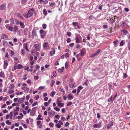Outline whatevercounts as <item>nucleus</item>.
Wrapping results in <instances>:
<instances>
[{
    "label": "nucleus",
    "instance_id": "obj_59",
    "mask_svg": "<svg viewBox=\"0 0 130 130\" xmlns=\"http://www.w3.org/2000/svg\"><path fill=\"white\" fill-rule=\"evenodd\" d=\"M38 104V103L37 102H35L34 103L32 104V106H34L36 105H37Z\"/></svg>",
    "mask_w": 130,
    "mask_h": 130
},
{
    "label": "nucleus",
    "instance_id": "obj_54",
    "mask_svg": "<svg viewBox=\"0 0 130 130\" xmlns=\"http://www.w3.org/2000/svg\"><path fill=\"white\" fill-rule=\"evenodd\" d=\"M46 35V34L45 33H44V34L41 35V37L42 38H43Z\"/></svg>",
    "mask_w": 130,
    "mask_h": 130
},
{
    "label": "nucleus",
    "instance_id": "obj_11",
    "mask_svg": "<svg viewBox=\"0 0 130 130\" xmlns=\"http://www.w3.org/2000/svg\"><path fill=\"white\" fill-rule=\"evenodd\" d=\"M53 50L50 51V55L52 56H53L55 53V51L54 48H52Z\"/></svg>",
    "mask_w": 130,
    "mask_h": 130
},
{
    "label": "nucleus",
    "instance_id": "obj_15",
    "mask_svg": "<svg viewBox=\"0 0 130 130\" xmlns=\"http://www.w3.org/2000/svg\"><path fill=\"white\" fill-rule=\"evenodd\" d=\"M36 32L35 30H33L32 31V35L33 37H35L36 36Z\"/></svg>",
    "mask_w": 130,
    "mask_h": 130
},
{
    "label": "nucleus",
    "instance_id": "obj_31",
    "mask_svg": "<svg viewBox=\"0 0 130 130\" xmlns=\"http://www.w3.org/2000/svg\"><path fill=\"white\" fill-rule=\"evenodd\" d=\"M0 76L2 77H5V75L4 74V73L3 71H1L0 73Z\"/></svg>",
    "mask_w": 130,
    "mask_h": 130
},
{
    "label": "nucleus",
    "instance_id": "obj_26",
    "mask_svg": "<svg viewBox=\"0 0 130 130\" xmlns=\"http://www.w3.org/2000/svg\"><path fill=\"white\" fill-rule=\"evenodd\" d=\"M21 52L22 54V55L24 56L25 53V52L24 50L23 49H22L21 50Z\"/></svg>",
    "mask_w": 130,
    "mask_h": 130
},
{
    "label": "nucleus",
    "instance_id": "obj_43",
    "mask_svg": "<svg viewBox=\"0 0 130 130\" xmlns=\"http://www.w3.org/2000/svg\"><path fill=\"white\" fill-rule=\"evenodd\" d=\"M23 68L22 66L20 64H19L18 66V69H21L22 68Z\"/></svg>",
    "mask_w": 130,
    "mask_h": 130
},
{
    "label": "nucleus",
    "instance_id": "obj_35",
    "mask_svg": "<svg viewBox=\"0 0 130 130\" xmlns=\"http://www.w3.org/2000/svg\"><path fill=\"white\" fill-rule=\"evenodd\" d=\"M118 40H116L113 41V44L116 47L117 46V45L118 43Z\"/></svg>",
    "mask_w": 130,
    "mask_h": 130
},
{
    "label": "nucleus",
    "instance_id": "obj_53",
    "mask_svg": "<svg viewBox=\"0 0 130 130\" xmlns=\"http://www.w3.org/2000/svg\"><path fill=\"white\" fill-rule=\"evenodd\" d=\"M74 43H73L69 44V46H70V47H72L74 46Z\"/></svg>",
    "mask_w": 130,
    "mask_h": 130
},
{
    "label": "nucleus",
    "instance_id": "obj_5",
    "mask_svg": "<svg viewBox=\"0 0 130 130\" xmlns=\"http://www.w3.org/2000/svg\"><path fill=\"white\" fill-rule=\"evenodd\" d=\"M43 46L44 50H46L49 47L48 44L47 42H44L43 44Z\"/></svg>",
    "mask_w": 130,
    "mask_h": 130
},
{
    "label": "nucleus",
    "instance_id": "obj_62",
    "mask_svg": "<svg viewBox=\"0 0 130 130\" xmlns=\"http://www.w3.org/2000/svg\"><path fill=\"white\" fill-rule=\"evenodd\" d=\"M71 41V39L69 38H68L67 40V42L68 43H70Z\"/></svg>",
    "mask_w": 130,
    "mask_h": 130
},
{
    "label": "nucleus",
    "instance_id": "obj_45",
    "mask_svg": "<svg viewBox=\"0 0 130 130\" xmlns=\"http://www.w3.org/2000/svg\"><path fill=\"white\" fill-rule=\"evenodd\" d=\"M35 113V112L34 111H31V112L30 113V114L32 116H34V115Z\"/></svg>",
    "mask_w": 130,
    "mask_h": 130
},
{
    "label": "nucleus",
    "instance_id": "obj_22",
    "mask_svg": "<svg viewBox=\"0 0 130 130\" xmlns=\"http://www.w3.org/2000/svg\"><path fill=\"white\" fill-rule=\"evenodd\" d=\"M68 98L69 99H73V98L72 94H68Z\"/></svg>",
    "mask_w": 130,
    "mask_h": 130
},
{
    "label": "nucleus",
    "instance_id": "obj_24",
    "mask_svg": "<svg viewBox=\"0 0 130 130\" xmlns=\"http://www.w3.org/2000/svg\"><path fill=\"white\" fill-rule=\"evenodd\" d=\"M125 41L124 40H122L121 41L120 44V46H123L125 44Z\"/></svg>",
    "mask_w": 130,
    "mask_h": 130
},
{
    "label": "nucleus",
    "instance_id": "obj_57",
    "mask_svg": "<svg viewBox=\"0 0 130 130\" xmlns=\"http://www.w3.org/2000/svg\"><path fill=\"white\" fill-rule=\"evenodd\" d=\"M69 125V122H66V124H64V126L66 127Z\"/></svg>",
    "mask_w": 130,
    "mask_h": 130
},
{
    "label": "nucleus",
    "instance_id": "obj_17",
    "mask_svg": "<svg viewBox=\"0 0 130 130\" xmlns=\"http://www.w3.org/2000/svg\"><path fill=\"white\" fill-rule=\"evenodd\" d=\"M15 19L11 18L10 19V22L13 24H15Z\"/></svg>",
    "mask_w": 130,
    "mask_h": 130
},
{
    "label": "nucleus",
    "instance_id": "obj_44",
    "mask_svg": "<svg viewBox=\"0 0 130 130\" xmlns=\"http://www.w3.org/2000/svg\"><path fill=\"white\" fill-rule=\"evenodd\" d=\"M7 37V36L5 34H3L2 36V38L3 39Z\"/></svg>",
    "mask_w": 130,
    "mask_h": 130
},
{
    "label": "nucleus",
    "instance_id": "obj_52",
    "mask_svg": "<svg viewBox=\"0 0 130 130\" xmlns=\"http://www.w3.org/2000/svg\"><path fill=\"white\" fill-rule=\"evenodd\" d=\"M43 28L44 29H45L46 27V25L45 24H43L42 25Z\"/></svg>",
    "mask_w": 130,
    "mask_h": 130
},
{
    "label": "nucleus",
    "instance_id": "obj_6",
    "mask_svg": "<svg viewBox=\"0 0 130 130\" xmlns=\"http://www.w3.org/2000/svg\"><path fill=\"white\" fill-rule=\"evenodd\" d=\"M34 47L37 51H39L40 49V46L39 44H35L34 45Z\"/></svg>",
    "mask_w": 130,
    "mask_h": 130
},
{
    "label": "nucleus",
    "instance_id": "obj_48",
    "mask_svg": "<svg viewBox=\"0 0 130 130\" xmlns=\"http://www.w3.org/2000/svg\"><path fill=\"white\" fill-rule=\"evenodd\" d=\"M21 125L23 126L24 128H27V126L25 124L22 123Z\"/></svg>",
    "mask_w": 130,
    "mask_h": 130
},
{
    "label": "nucleus",
    "instance_id": "obj_7",
    "mask_svg": "<svg viewBox=\"0 0 130 130\" xmlns=\"http://www.w3.org/2000/svg\"><path fill=\"white\" fill-rule=\"evenodd\" d=\"M55 114V112L52 110H51L48 112V115L50 117H53Z\"/></svg>",
    "mask_w": 130,
    "mask_h": 130
},
{
    "label": "nucleus",
    "instance_id": "obj_8",
    "mask_svg": "<svg viewBox=\"0 0 130 130\" xmlns=\"http://www.w3.org/2000/svg\"><path fill=\"white\" fill-rule=\"evenodd\" d=\"M6 8V5L5 4H3L0 5V10H5Z\"/></svg>",
    "mask_w": 130,
    "mask_h": 130
},
{
    "label": "nucleus",
    "instance_id": "obj_34",
    "mask_svg": "<svg viewBox=\"0 0 130 130\" xmlns=\"http://www.w3.org/2000/svg\"><path fill=\"white\" fill-rule=\"evenodd\" d=\"M69 87L71 88H73L74 86V84H71L69 85Z\"/></svg>",
    "mask_w": 130,
    "mask_h": 130
},
{
    "label": "nucleus",
    "instance_id": "obj_27",
    "mask_svg": "<svg viewBox=\"0 0 130 130\" xmlns=\"http://www.w3.org/2000/svg\"><path fill=\"white\" fill-rule=\"evenodd\" d=\"M114 100L112 98V96H111L109 98L108 100V102H109L110 101H111L112 102H113Z\"/></svg>",
    "mask_w": 130,
    "mask_h": 130
},
{
    "label": "nucleus",
    "instance_id": "obj_2",
    "mask_svg": "<svg viewBox=\"0 0 130 130\" xmlns=\"http://www.w3.org/2000/svg\"><path fill=\"white\" fill-rule=\"evenodd\" d=\"M35 12L34 9V8L30 9L28 11V17H31L33 14V13Z\"/></svg>",
    "mask_w": 130,
    "mask_h": 130
},
{
    "label": "nucleus",
    "instance_id": "obj_42",
    "mask_svg": "<svg viewBox=\"0 0 130 130\" xmlns=\"http://www.w3.org/2000/svg\"><path fill=\"white\" fill-rule=\"evenodd\" d=\"M121 25L122 26H125L126 25V24L125 22L122 21L121 23Z\"/></svg>",
    "mask_w": 130,
    "mask_h": 130
},
{
    "label": "nucleus",
    "instance_id": "obj_41",
    "mask_svg": "<svg viewBox=\"0 0 130 130\" xmlns=\"http://www.w3.org/2000/svg\"><path fill=\"white\" fill-rule=\"evenodd\" d=\"M43 14L45 15L47 14L46 10L45 9H44L43 11Z\"/></svg>",
    "mask_w": 130,
    "mask_h": 130
},
{
    "label": "nucleus",
    "instance_id": "obj_21",
    "mask_svg": "<svg viewBox=\"0 0 130 130\" xmlns=\"http://www.w3.org/2000/svg\"><path fill=\"white\" fill-rule=\"evenodd\" d=\"M18 102L20 103H21L23 102V99L22 98H20L18 101Z\"/></svg>",
    "mask_w": 130,
    "mask_h": 130
},
{
    "label": "nucleus",
    "instance_id": "obj_39",
    "mask_svg": "<svg viewBox=\"0 0 130 130\" xmlns=\"http://www.w3.org/2000/svg\"><path fill=\"white\" fill-rule=\"evenodd\" d=\"M54 109L57 111H59L60 110V109L57 107H54Z\"/></svg>",
    "mask_w": 130,
    "mask_h": 130
},
{
    "label": "nucleus",
    "instance_id": "obj_51",
    "mask_svg": "<svg viewBox=\"0 0 130 130\" xmlns=\"http://www.w3.org/2000/svg\"><path fill=\"white\" fill-rule=\"evenodd\" d=\"M37 108V107H34L32 109L31 111H34L35 112V110H36Z\"/></svg>",
    "mask_w": 130,
    "mask_h": 130
},
{
    "label": "nucleus",
    "instance_id": "obj_32",
    "mask_svg": "<svg viewBox=\"0 0 130 130\" xmlns=\"http://www.w3.org/2000/svg\"><path fill=\"white\" fill-rule=\"evenodd\" d=\"M69 63L68 62H66L65 64V67L67 69L69 67Z\"/></svg>",
    "mask_w": 130,
    "mask_h": 130
},
{
    "label": "nucleus",
    "instance_id": "obj_33",
    "mask_svg": "<svg viewBox=\"0 0 130 130\" xmlns=\"http://www.w3.org/2000/svg\"><path fill=\"white\" fill-rule=\"evenodd\" d=\"M55 126H56L58 128H60L61 127V126L60 124L59 123H58L55 125Z\"/></svg>",
    "mask_w": 130,
    "mask_h": 130
},
{
    "label": "nucleus",
    "instance_id": "obj_19",
    "mask_svg": "<svg viewBox=\"0 0 130 130\" xmlns=\"http://www.w3.org/2000/svg\"><path fill=\"white\" fill-rule=\"evenodd\" d=\"M121 31L123 32V34L124 35H126L128 33L127 31L124 29L122 30Z\"/></svg>",
    "mask_w": 130,
    "mask_h": 130
},
{
    "label": "nucleus",
    "instance_id": "obj_47",
    "mask_svg": "<svg viewBox=\"0 0 130 130\" xmlns=\"http://www.w3.org/2000/svg\"><path fill=\"white\" fill-rule=\"evenodd\" d=\"M6 123L8 125H10L11 124V122L8 120L6 121Z\"/></svg>",
    "mask_w": 130,
    "mask_h": 130
},
{
    "label": "nucleus",
    "instance_id": "obj_63",
    "mask_svg": "<svg viewBox=\"0 0 130 130\" xmlns=\"http://www.w3.org/2000/svg\"><path fill=\"white\" fill-rule=\"evenodd\" d=\"M53 75L54 76H56V73L55 71H54L53 73Z\"/></svg>",
    "mask_w": 130,
    "mask_h": 130
},
{
    "label": "nucleus",
    "instance_id": "obj_60",
    "mask_svg": "<svg viewBox=\"0 0 130 130\" xmlns=\"http://www.w3.org/2000/svg\"><path fill=\"white\" fill-rule=\"evenodd\" d=\"M3 113H8V111L6 109H5L3 111Z\"/></svg>",
    "mask_w": 130,
    "mask_h": 130
},
{
    "label": "nucleus",
    "instance_id": "obj_56",
    "mask_svg": "<svg viewBox=\"0 0 130 130\" xmlns=\"http://www.w3.org/2000/svg\"><path fill=\"white\" fill-rule=\"evenodd\" d=\"M10 90L9 91V92H8V93L9 94H11L14 92L13 91H12V90H11V89L10 88Z\"/></svg>",
    "mask_w": 130,
    "mask_h": 130
},
{
    "label": "nucleus",
    "instance_id": "obj_40",
    "mask_svg": "<svg viewBox=\"0 0 130 130\" xmlns=\"http://www.w3.org/2000/svg\"><path fill=\"white\" fill-rule=\"evenodd\" d=\"M20 109V108L19 107H15V109L14 110H15V111H19Z\"/></svg>",
    "mask_w": 130,
    "mask_h": 130
},
{
    "label": "nucleus",
    "instance_id": "obj_23",
    "mask_svg": "<svg viewBox=\"0 0 130 130\" xmlns=\"http://www.w3.org/2000/svg\"><path fill=\"white\" fill-rule=\"evenodd\" d=\"M20 22H21L19 20L17 19H15V24L17 25H18L19 24Z\"/></svg>",
    "mask_w": 130,
    "mask_h": 130
},
{
    "label": "nucleus",
    "instance_id": "obj_20",
    "mask_svg": "<svg viewBox=\"0 0 130 130\" xmlns=\"http://www.w3.org/2000/svg\"><path fill=\"white\" fill-rule=\"evenodd\" d=\"M64 105V103H61V102H60V103H58V105L59 107H63Z\"/></svg>",
    "mask_w": 130,
    "mask_h": 130
},
{
    "label": "nucleus",
    "instance_id": "obj_13",
    "mask_svg": "<svg viewBox=\"0 0 130 130\" xmlns=\"http://www.w3.org/2000/svg\"><path fill=\"white\" fill-rule=\"evenodd\" d=\"M72 24L75 27V28L76 29V26H78V24L77 22H73L72 23Z\"/></svg>",
    "mask_w": 130,
    "mask_h": 130
},
{
    "label": "nucleus",
    "instance_id": "obj_38",
    "mask_svg": "<svg viewBox=\"0 0 130 130\" xmlns=\"http://www.w3.org/2000/svg\"><path fill=\"white\" fill-rule=\"evenodd\" d=\"M55 94V92L54 91H52L51 93L50 96L52 97H53L54 96Z\"/></svg>",
    "mask_w": 130,
    "mask_h": 130
},
{
    "label": "nucleus",
    "instance_id": "obj_50",
    "mask_svg": "<svg viewBox=\"0 0 130 130\" xmlns=\"http://www.w3.org/2000/svg\"><path fill=\"white\" fill-rule=\"evenodd\" d=\"M67 35L69 37H70L71 35V33L70 32H67Z\"/></svg>",
    "mask_w": 130,
    "mask_h": 130
},
{
    "label": "nucleus",
    "instance_id": "obj_64",
    "mask_svg": "<svg viewBox=\"0 0 130 130\" xmlns=\"http://www.w3.org/2000/svg\"><path fill=\"white\" fill-rule=\"evenodd\" d=\"M34 78L36 80H38L39 79V77L37 76H35L34 77Z\"/></svg>",
    "mask_w": 130,
    "mask_h": 130
},
{
    "label": "nucleus",
    "instance_id": "obj_61",
    "mask_svg": "<svg viewBox=\"0 0 130 130\" xmlns=\"http://www.w3.org/2000/svg\"><path fill=\"white\" fill-rule=\"evenodd\" d=\"M10 116V115L9 114L7 115L6 117V119H8V118H9Z\"/></svg>",
    "mask_w": 130,
    "mask_h": 130
},
{
    "label": "nucleus",
    "instance_id": "obj_12",
    "mask_svg": "<svg viewBox=\"0 0 130 130\" xmlns=\"http://www.w3.org/2000/svg\"><path fill=\"white\" fill-rule=\"evenodd\" d=\"M19 24H20V26L21 28L22 29L24 28L25 25L24 24L23 22H21Z\"/></svg>",
    "mask_w": 130,
    "mask_h": 130
},
{
    "label": "nucleus",
    "instance_id": "obj_14",
    "mask_svg": "<svg viewBox=\"0 0 130 130\" xmlns=\"http://www.w3.org/2000/svg\"><path fill=\"white\" fill-rule=\"evenodd\" d=\"M42 117V115H38V117L36 119L37 120H43V119L42 118H41Z\"/></svg>",
    "mask_w": 130,
    "mask_h": 130
},
{
    "label": "nucleus",
    "instance_id": "obj_10",
    "mask_svg": "<svg viewBox=\"0 0 130 130\" xmlns=\"http://www.w3.org/2000/svg\"><path fill=\"white\" fill-rule=\"evenodd\" d=\"M4 69H5L6 68L7 66H8V63L7 60H4Z\"/></svg>",
    "mask_w": 130,
    "mask_h": 130
},
{
    "label": "nucleus",
    "instance_id": "obj_30",
    "mask_svg": "<svg viewBox=\"0 0 130 130\" xmlns=\"http://www.w3.org/2000/svg\"><path fill=\"white\" fill-rule=\"evenodd\" d=\"M18 114V111H15V110H14V116L17 115Z\"/></svg>",
    "mask_w": 130,
    "mask_h": 130
},
{
    "label": "nucleus",
    "instance_id": "obj_3",
    "mask_svg": "<svg viewBox=\"0 0 130 130\" xmlns=\"http://www.w3.org/2000/svg\"><path fill=\"white\" fill-rule=\"evenodd\" d=\"M102 122H100L98 123L94 124L93 126L94 128H99L101 126Z\"/></svg>",
    "mask_w": 130,
    "mask_h": 130
},
{
    "label": "nucleus",
    "instance_id": "obj_28",
    "mask_svg": "<svg viewBox=\"0 0 130 130\" xmlns=\"http://www.w3.org/2000/svg\"><path fill=\"white\" fill-rule=\"evenodd\" d=\"M22 89L26 91H28L29 89V88L25 87H23L22 88Z\"/></svg>",
    "mask_w": 130,
    "mask_h": 130
},
{
    "label": "nucleus",
    "instance_id": "obj_49",
    "mask_svg": "<svg viewBox=\"0 0 130 130\" xmlns=\"http://www.w3.org/2000/svg\"><path fill=\"white\" fill-rule=\"evenodd\" d=\"M49 126L51 127H53L54 126V124L52 122H51L49 123Z\"/></svg>",
    "mask_w": 130,
    "mask_h": 130
},
{
    "label": "nucleus",
    "instance_id": "obj_18",
    "mask_svg": "<svg viewBox=\"0 0 130 130\" xmlns=\"http://www.w3.org/2000/svg\"><path fill=\"white\" fill-rule=\"evenodd\" d=\"M18 29V26H17L15 25L13 27V31L15 32Z\"/></svg>",
    "mask_w": 130,
    "mask_h": 130
},
{
    "label": "nucleus",
    "instance_id": "obj_9",
    "mask_svg": "<svg viewBox=\"0 0 130 130\" xmlns=\"http://www.w3.org/2000/svg\"><path fill=\"white\" fill-rule=\"evenodd\" d=\"M113 123L112 121H111L109 122L107 126V128L108 129H109L111 126L113 125Z\"/></svg>",
    "mask_w": 130,
    "mask_h": 130
},
{
    "label": "nucleus",
    "instance_id": "obj_46",
    "mask_svg": "<svg viewBox=\"0 0 130 130\" xmlns=\"http://www.w3.org/2000/svg\"><path fill=\"white\" fill-rule=\"evenodd\" d=\"M44 86H40L39 88V90H41L43 89H44Z\"/></svg>",
    "mask_w": 130,
    "mask_h": 130
},
{
    "label": "nucleus",
    "instance_id": "obj_29",
    "mask_svg": "<svg viewBox=\"0 0 130 130\" xmlns=\"http://www.w3.org/2000/svg\"><path fill=\"white\" fill-rule=\"evenodd\" d=\"M20 106V105L19 104L17 103H13L12 105V106Z\"/></svg>",
    "mask_w": 130,
    "mask_h": 130
},
{
    "label": "nucleus",
    "instance_id": "obj_36",
    "mask_svg": "<svg viewBox=\"0 0 130 130\" xmlns=\"http://www.w3.org/2000/svg\"><path fill=\"white\" fill-rule=\"evenodd\" d=\"M55 4H56L54 3H52L50 4V7H52L55 6Z\"/></svg>",
    "mask_w": 130,
    "mask_h": 130
},
{
    "label": "nucleus",
    "instance_id": "obj_25",
    "mask_svg": "<svg viewBox=\"0 0 130 130\" xmlns=\"http://www.w3.org/2000/svg\"><path fill=\"white\" fill-rule=\"evenodd\" d=\"M28 0H21V3L22 5L25 4L26 3V2Z\"/></svg>",
    "mask_w": 130,
    "mask_h": 130
},
{
    "label": "nucleus",
    "instance_id": "obj_55",
    "mask_svg": "<svg viewBox=\"0 0 130 130\" xmlns=\"http://www.w3.org/2000/svg\"><path fill=\"white\" fill-rule=\"evenodd\" d=\"M128 49L129 50H130V41H129L127 44Z\"/></svg>",
    "mask_w": 130,
    "mask_h": 130
},
{
    "label": "nucleus",
    "instance_id": "obj_1",
    "mask_svg": "<svg viewBox=\"0 0 130 130\" xmlns=\"http://www.w3.org/2000/svg\"><path fill=\"white\" fill-rule=\"evenodd\" d=\"M5 27L10 31H12L13 27L11 23L6 25H5Z\"/></svg>",
    "mask_w": 130,
    "mask_h": 130
},
{
    "label": "nucleus",
    "instance_id": "obj_4",
    "mask_svg": "<svg viewBox=\"0 0 130 130\" xmlns=\"http://www.w3.org/2000/svg\"><path fill=\"white\" fill-rule=\"evenodd\" d=\"M101 50L100 49H98L97 50L96 52L94 54H93L91 55V57H93L96 56L98 55L101 52Z\"/></svg>",
    "mask_w": 130,
    "mask_h": 130
},
{
    "label": "nucleus",
    "instance_id": "obj_58",
    "mask_svg": "<svg viewBox=\"0 0 130 130\" xmlns=\"http://www.w3.org/2000/svg\"><path fill=\"white\" fill-rule=\"evenodd\" d=\"M59 90L60 92H62L64 93H65V92L63 89L60 88Z\"/></svg>",
    "mask_w": 130,
    "mask_h": 130
},
{
    "label": "nucleus",
    "instance_id": "obj_16",
    "mask_svg": "<svg viewBox=\"0 0 130 130\" xmlns=\"http://www.w3.org/2000/svg\"><path fill=\"white\" fill-rule=\"evenodd\" d=\"M75 40L76 42L77 43H80V41L77 37L76 36Z\"/></svg>",
    "mask_w": 130,
    "mask_h": 130
},
{
    "label": "nucleus",
    "instance_id": "obj_37",
    "mask_svg": "<svg viewBox=\"0 0 130 130\" xmlns=\"http://www.w3.org/2000/svg\"><path fill=\"white\" fill-rule=\"evenodd\" d=\"M85 53L83 51H81L80 52V54L82 56H83L85 54Z\"/></svg>",
    "mask_w": 130,
    "mask_h": 130
}]
</instances>
